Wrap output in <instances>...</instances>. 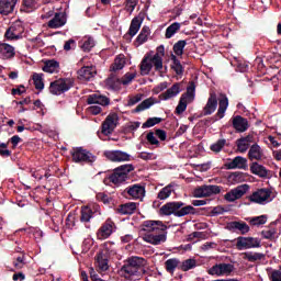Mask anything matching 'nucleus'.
I'll return each instance as SVG.
<instances>
[{
	"mask_svg": "<svg viewBox=\"0 0 281 281\" xmlns=\"http://www.w3.org/2000/svg\"><path fill=\"white\" fill-rule=\"evenodd\" d=\"M105 85L109 87V89H120V87H122V79L112 74L110 75L109 79L105 80Z\"/></svg>",
	"mask_w": 281,
	"mask_h": 281,
	"instance_id": "35",
	"label": "nucleus"
},
{
	"mask_svg": "<svg viewBox=\"0 0 281 281\" xmlns=\"http://www.w3.org/2000/svg\"><path fill=\"white\" fill-rule=\"evenodd\" d=\"M226 168L228 170H235V168H238L239 170H247V158L237 156L226 165Z\"/></svg>",
	"mask_w": 281,
	"mask_h": 281,
	"instance_id": "25",
	"label": "nucleus"
},
{
	"mask_svg": "<svg viewBox=\"0 0 281 281\" xmlns=\"http://www.w3.org/2000/svg\"><path fill=\"white\" fill-rule=\"evenodd\" d=\"M249 146L250 145L245 140H241V138L237 140V150L239 153H247V150H249Z\"/></svg>",
	"mask_w": 281,
	"mask_h": 281,
	"instance_id": "58",
	"label": "nucleus"
},
{
	"mask_svg": "<svg viewBox=\"0 0 281 281\" xmlns=\"http://www.w3.org/2000/svg\"><path fill=\"white\" fill-rule=\"evenodd\" d=\"M227 106H229V99H227V95L221 94V98L218 100V109L215 114V120H223L225 117V111H227Z\"/></svg>",
	"mask_w": 281,
	"mask_h": 281,
	"instance_id": "24",
	"label": "nucleus"
},
{
	"mask_svg": "<svg viewBox=\"0 0 281 281\" xmlns=\"http://www.w3.org/2000/svg\"><path fill=\"white\" fill-rule=\"evenodd\" d=\"M139 27H142V20H139V18H134L128 30L130 36H135V34L139 32Z\"/></svg>",
	"mask_w": 281,
	"mask_h": 281,
	"instance_id": "40",
	"label": "nucleus"
},
{
	"mask_svg": "<svg viewBox=\"0 0 281 281\" xmlns=\"http://www.w3.org/2000/svg\"><path fill=\"white\" fill-rule=\"evenodd\" d=\"M67 23V16L65 13L59 12L55 13L54 18L50 19L47 23L50 30H58V27H63Z\"/></svg>",
	"mask_w": 281,
	"mask_h": 281,
	"instance_id": "21",
	"label": "nucleus"
},
{
	"mask_svg": "<svg viewBox=\"0 0 281 281\" xmlns=\"http://www.w3.org/2000/svg\"><path fill=\"white\" fill-rule=\"evenodd\" d=\"M181 93V83H173L171 88H168L165 92L159 94L160 100H172V98H177Z\"/></svg>",
	"mask_w": 281,
	"mask_h": 281,
	"instance_id": "22",
	"label": "nucleus"
},
{
	"mask_svg": "<svg viewBox=\"0 0 281 281\" xmlns=\"http://www.w3.org/2000/svg\"><path fill=\"white\" fill-rule=\"evenodd\" d=\"M249 201H251V203H259L260 205H262V203H269V201H271V190L259 189L249 196Z\"/></svg>",
	"mask_w": 281,
	"mask_h": 281,
	"instance_id": "13",
	"label": "nucleus"
},
{
	"mask_svg": "<svg viewBox=\"0 0 281 281\" xmlns=\"http://www.w3.org/2000/svg\"><path fill=\"white\" fill-rule=\"evenodd\" d=\"M250 172H252V175H257V177H261L262 179H265V177L269 175V171L267 170V168H265V166L258 162H252L250 165Z\"/></svg>",
	"mask_w": 281,
	"mask_h": 281,
	"instance_id": "31",
	"label": "nucleus"
},
{
	"mask_svg": "<svg viewBox=\"0 0 281 281\" xmlns=\"http://www.w3.org/2000/svg\"><path fill=\"white\" fill-rule=\"evenodd\" d=\"M260 247V239L256 237H237L236 249L243 251V249H258Z\"/></svg>",
	"mask_w": 281,
	"mask_h": 281,
	"instance_id": "10",
	"label": "nucleus"
},
{
	"mask_svg": "<svg viewBox=\"0 0 281 281\" xmlns=\"http://www.w3.org/2000/svg\"><path fill=\"white\" fill-rule=\"evenodd\" d=\"M93 47H95V42H93V38H91V37L86 40L83 42V44L81 45V49H83V52H91V49H93Z\"/></svg>",
	"mask_w": 281,
	"mask_h": 281,
	"instance_id": "56",
	"label": "nucleus"
},
{
	"mask_svg": "<svg viewBox=\"0 0 281 281\" xmlns=\"http://www.w3.org/2000/svg\"><path fill=\"white\" fill-rule=\"evenodd\" d=\"M113 229H115V222H113L111 218H108L97 232L98 239L106 240V238L113 234Z\"/></svg>",
	"mask_w": 281,
	"mask_h": 281,
	"instance_id": "14",
	"label": "nucleus"
},
{
	"mask_svg": "<svg viewBox=\"0 0 281 281\" xmlns=\"http://www.w3.org/2000/svg\"><path fill=\"white\" fill-rule=\"evenodd\" d=\"M188 45V42L186 40H180L173 45V52L176 56H183V49H186V46Z\"/></svg>",
	"mask_w": 281,
	"mask_h": 281,
	"instance_id": "49",
	"label": "nucleus"
},
{
	"mask_svg": "<svg viewBox=\"0 0 281 281\" xmlns=\"http://www.w3.org/2000/svg\"><path fill=\"white\" fill-rule=\"evenodd\" d=\"M109 98L102 94H90L87 98V104H100L101 106H109L110 104Z\"/></svg>",
	"mask_w": 281,
	"mask_h": 281,
	"instance_id": "26",
	"label": "nucleus"
},
{
	"mask_svg": "<svg viewBox=\"0 0 281 281\" xmlns=\"http://www.w3.org/2000/svg\"><path fill=\"white\" fill-rule=\"evenodd\" d=\"M124 65H126V60L124 59V55H119L113 65L111 66V71H120V69H124Z\"/></svg>",
	"mask_w": 281,
	"mask_h": 281,
	"instance_id": "43",
	"label": "nucleus"
},
{
	"mask_svg": "<svg viewBox=\"0 0 281 281\" xmlns=\"http://www.w3.org/2000/svg\"><path fill=\"white\" fill-rule=\"evenodd\" d=\"M217 106H218V97L216 95V92H210V97L207 99L205 106L203 108L202 114L212 115V113L216 111Z\"/></svg>",
	"mask_w": 281,
	"mask_h": 281,
	"instance_id": "18",
	"label": "nucleus"
},
{
	"mask_svg": "<svg viewBox=\"0 0 281 281\" xmlns=\"http://www.w3.org/2000/svg\"><path fill=\"white\" fill-rule=\"evenodd\" d=\"M194 91H196V85L194 81H191L187 88V92L182 94L184 95V100L192 102V100H194Z\"/></svg>",
	"mask_w": 281,
	"mask_h": 281,
	"instance_id": "46",
	"label": "nucleus"
},
{
	"mask_svg": "<svg viewBox=\"0 0 281 281\" xmlns=\"http://www.w3.org/2000/svg\"><path fill=\"white\" fill-rule=\"evenodd\" d=\"M22 10L23 12H34V10H36V1L24 0Z\"/></svg>",
	"mask_w": 281,
	"mask_h": 281,
	"instance_id": "53",
	"label": "nucleus"
},
{
	"mask_svg": "<svg viewBox=\"0 0 281 281\" xmlns=\"http://www.w3.org/2000/svg\"><path fill=\"white\" fill-rule=\"evenodd\" d=\"M172 192H175L172 186L168 184L158 192L157 199L160 201H166V199H168Z\"/></svg>",
	"mask_w": 281,
	"mask_h": 281,
	"instance_id": "44",
	"label": "nucleus"
},
{
	"mask_svg": "<svg viewBox=\"0 0 281 281\" xmlns=\"http://www.w3.org/2000/svg\"><path fill=\"white\" fill-rule=\"evenodd\" d=\"M146 139L151 146H159V140L155 137V132L147 133Z\"/></svg>",
	"mask_w": 281,
	"mask_h": 281,
	"instance_id": "59",
	"label": "nucleus"
},
{
	"mask_svg": "<svg viewBox=\"0 0 281 281\" xmlns=\"http://www.w3.org/2000/svg\"><path fill=\"white\" fill-rule=\"evenodd\" d=\"M162 216H177L181 218L188 214H196V209L192 205H187L183 202H168L160 207Z\"/></svg>",
	"mask_w": 281,
	"mask_h": 281,
	"instance_id": "4",
	"label": "nucleus"
},
{
	"mask_svg": "<svg viewBox=\"0 0 281 281\" xmlns=\"http://www.w3.org/2000/svg\"><path fill=\"white\" fill-rule=\"evenodd\" d=\"M147 261L143 257L133 256L125 260L121 268V274L125 280L137 281L146 273Z\"/></svg>",
	"mask_w": 281,
	"mask_h": 281,
	"instance_id": "2",
	"label": "nucleus"
},
{
	"mask_svg": "<svg viewBox=\"0 0 281 281\" xmlns=\"http://www.w3.org/2000/svg\"><path fill=\"white\" fill-rule=\"evenodd\" d=\"M190 101L186 99V95H181L180 101L176 108V115H181L188 109V103Z\"/></svg>",
	"mask_w": 281,
	"mask_h": 281,
	"instance_id": "48",
	"label": "nucleus"
},
{
	"mask_svg": "<svg viewBox=\"0 0 281 281\" xmlns=\"http://www.w3.org/2000/svg\"><path fill=\"white\" fill-rule=\"evenodd\" d=\"M14 5H16V0H0V14L8 16L14 12Z\"/></svg>",
	"mask_w": 281,
	"mask_h": 281,
	"instance_id": "28",
	"label": "nucleus"
},
{
	"mask_svg": "<svg viewBox=\"0 0 281 281\" xmlns=\"http://www.w3.org/2000/svg\"><path fill=\"white\" fill-rule=\"evenodd\" d=\"M271 281H281V270H273L270 274Z\"/></svg>",
	"mask_w": 281,
	"mask_h": 281,
	"instance_id": "64",
	"label": "nucleus"
},
{
	"mask_svg": "<svg viewBox=\"0 0 281 281\" xmlns=\"http://www.w3.org/2000/svg\"><path fill=\"white\" fill-rule=\"evenodd\" d=\"M135 210H137V203L128 202V203H125V204H121L116 209V212L119 214L126 215V214H135Z\"/></svg>",
	"mask_w": 281,
	"mask_h": 281,
	"instance_id": "29",
	"label": "nucleus"
},
{
	"mask_svg": "<svg viewBox=\"0 0 281 281\" xmlns=\"http://www.w3.org/2000/svg\"><path fill=\"white\" fill-rule=\"evenodd\" d=\"M261 236L266 240H273V238H276V228H268L262 231Z\"/></svg>",
	"mask_w": 281,
	"mask_h": 281,
	"instance_id": "55",
	"label": "nucleus"
},
{
	"mask_svg": "<svg viewBox=\"0 0 281 281\" xmlns=\"http://www.w3.org/2000/svg\"><path fill=\"white\" fill-rule=\"evenodd\" d=\"M196 267V260L194 259H187L182 261V263L179 266V269L181 271H190V269H194Z\"/></svg>",
	"mask_w": 281,
	"mask_h": 281,
	"instance_id": "50",
	"label": "nucleus"
},
{
	"mask_svg": "<svg viewBox=\"0 0 281 281\" xmlns=\"http://www.w3.org/2000/svg\"><path fill=\"white\" fill-rule=\"evenodd\" d=\"M244 260H248V262H257V260H262L265 258V254L262 252H244Z\"/></svg>",
	"mask_w": 281,
	"mask_h": 281,
	"instance_id": "42",
	"label": "nucleus"
},
{
	"mask_svg": "<svg viewBox=\"0 0 281 281\" xmlns=\"http://www.w3.org/2000/svg\"><path fill=\"white\" fill-rule=\"evenodd\" d=\"M172 66L171 69L177 74V76H181L183 74V66L181 61L177 58L176 55H171Z\"/></svg>",
	"mask_w": 281,
	"mask_h": 281,
	"instance_id": "47",
	"label": "nucleus"
},
{
	"mask_svg": "<svg viewBox=\"0 0 281 281\" xmlns=\"http://www.w3.org/2000/svg\"><path fill=\"white\" fill-rule=\"evenodd\" d=\"M148 36H150V29L148 26H144L136 37V46L139 47V45H144V43L148 41Z\"/></svg>",
	"mask_w": 281,
	"mask_h": 281,
	"instance_id": "34",
	"label": "nucleus"
},
{
	"mask_svg": "<svg viewBox=\"0 0 281 281\" xmlns=\"http://www.w3.org/2000/svg\"><path fill=\"white\" fill-rule=\"evenodd\" d=\"M136 77L137 74L135 72H126L121 79V85H131Z\"/></svg>",
	"mask_w": 281,
	"mask_h": 281,
	"instance_id": "54",
	"label": "nucleus"
},
{
	"mask_svg": "<svg viewBox=\"0 0 281 281\" xmlns=\"http://www.w3.org/2000/svg\"><path fill=\"white\" fill-rule=\"evenodd\" d=\"M71 156L75 164H93V161H95V156H93L91 153L87 151V149H83L82 147H77L72 149Z\"/></svg>",
	"mask_w": 281,
	"mask_h": 281,
	"instance_id": "8",
	"label": "nucleus"
},
{
	"mask_svg": "<svg viewBox=\"0 0 281 281\" xmlns=\"http://www.w3.org/2000/svg\"><path fill=\"white\" fill-rule=\"evenodd\" d=\"M135 167L133 165H122L113 170L109 176V181L116 187L122 186L128 179V173L133 172Z\"/></svg>",
	"mask_w": 281,
	"mask_h": 281,
	"instance_id": "5",
	"label": "nucleus"
},
{
	"mask_svg": "<svg viewBox=\"0 0 281 281\" xmlns=\"http://www.w3.org/2000/svg\"><path fill=\"white\" fill-rule=\"evenodd\" d=\"M233 128H235L237 133H245V131L249 128V121L240 115H236L233 117Z\"/></svg>",
	"mask_w": 281,
	"mask_h": 281,
	"instance_id": "23",
	"label": "nucleus"
},
{
	"mask_svg": "<svg viewBox=\"0 0 281 281\" xmlns=\"http://www.w3.org/2000/svg\"><path fill=\"white\" fill-rule=\"evenodd\" d=\"M247 192H249V184H240L237 188L227 192L224 195V199L228 203H234V201H238V199H243V196H245Z\"/></svg>",
	"mask_w": 281,
	"mask_h": 281,
	"instance_id": "11",
	"label": "nucleus"
},
{
	"mask_svg": "<svg viewBox=\"0 0 281 281\" xmlns=\"http://www.w3.org/2000/svg\"><path fill=\"white\" fill-rule=\"evenodd\" d=\"M164 119L161 117H149L145 123H143V128H153L156 124H161Z\"/></svg>",
	"mask_w": 281,
	"mask_h": 281,
	"instance_id": "52",
	"label": "nucleus"
},
{
	"mask_svg": "<svg viewBox=\"0 0 281 281\" xmlns=\"http://www.w3.org/2000/svg\"><path fill=\"white\" fill-rule=\"evenodd\" d=\"M4 36L8 41H19L21 38V31L16 30V25H12L7 30Z\"/></svg>",
	"mask_w": 281,
	"mask_h": 281,
	"instance_id": "36",
	"label": "nucleus"
},
{
	"mask_svg": "<svg viewBox=\"0 0 281 281\" xmlns=\"http://www.w3.org/2000/svg\"><path fill=\"white\" fill-rule=\"evenodd\" d=\"M13 267H15V269H23V267H25V256H19L13 261Z\"/></svg>",
	"mask_w": 281,
	"mask_h": 281,
	"instance_id": "60",
	"label": "nucleus"
},
{
	"mask_svg": "<svg viewBox=\"0 0 281 281\" xmlns=\"http://www.w3.org/2000/svg\"><path fill=\"white\" fill-rule=\"evenodd\" d=\"M59 67H60V64H58V61H56L55 59H50L44 63V66L42 67V69L46 74H56L58 72Z\"/></svg>",
	"mask_w": 281,
	"mask_h": 281,
	"instance_id": "33",
	"label": "nucleus"
},
{
	"mask_svg": "<svg viewBox=\"0 0 281 281\" xmlns=\"http://www.w3.org/2000/svg\"><path fill=\"white\" fill-rule=\"evenodd\" d=\"M143 233V240L149 245H161L168 238V226L161 221H145L140 226Z\"/></svg>",
	"mask_w": 281,
	"mask_h": 281,
	"instance_id": "1",
	"label": "nucleus"
},
{
	"mask_svg": "<svg viewBox=\"0 0 281 281\" xmlns=\"http://www.w3.org/2000/svg\"><path fill=\"white\" fill-rule=\"evenodd\" d=\"M164 56H166L164 45L156 48L155 55L147 53L139 65L140 76H148V74L153 71V67L155 71H161V69H164Z\"/></svg>",
	"mask_w": 281,
	"mask_h": 281,
	"instance_id": "3",
	"label": "nucleus"
},
{
	"mask_svg": "<svg viewBox=\"0 0 281 281\" xmlns=\"http://www.w3.org/2000/svg\"><path fill=\"white\" fill-rule=\"evenodd\" d=\"M103 155L109 161H131V155L122 150H106L103 153Z\"/></svg>",
	"mask_w": 281,
	"mask_h": 281,
	"instance_id": "15",
	"label": "nucleus"
},
{
	"mask_svg": "<svg viewBox=\"0 0 281 281\" xmlns=\"http://www.w3.org/2000/svg\"><path fill=\"white\" fill-rule=\"evenodd\" d=\"M138 158L143 159L144 161H151L153 159H157V155H155L154 153L142 151L138 155Z\"/></svg>",
	"mask_w": 281,
	"mask_h": 281,
	"instance_id": "57",
	"label": "nucleus"
},
{
	"mask_svg": "<svg viewBox=\"0 0 281 281\" xmlns=\"http://www.w3.org/2000/svg\"><path fill=\"white\" fill-rule=\"evenodd\" d=\"M181 262L179 261V259L177 258H171V259H168L166 262H165V269L168 273H175V269H177V267H179Z\"/></svg>",
	"mask_w": 281,
	"mask_h": 281,
	"instance_id": "39",
	"label": "nucleus"
},
{
	"mask_svg": "<svg viewBox=\"0 0 281 281\" xmlns=\"http://www.w3.org/2000/svg\"><path fill=\"white\" fill-rule=\"evenodd\" d=\"M125 192L132 199H142L146 194V188L142 184H133L125 189Z\"/></svg>",
	"mask_w": 281,
	"mask_h": 281,
	"instance_id": "20",
	"label": "nucleus"
},
{
	"mask_svg": "<svg viewBox=\"0 0 281 281\" xmlns=\"http://www.w3.org/2000/svg\"><path fill=\"white\" fill-rule=\"evenodd\" d=\"M93 217V211L89 206L81 207L80 221L81 223H89Z\"/></svg>",
	"mask_w": 281,
	"mask_h": 281,
	"instance_id": "41",
	"label": "nucleus"
},
{
	"mask_svg": "<svg viewBox=\"0 0 281 281\" xmlns=\"http://www.w3.org/2000/svg\"><path fill=\"white\" fill-rule=\"evenodd\" d=\"M32 78L35 89H37V91H43V89H45V83L43 82V74L35 72L33 74Z\"/></svg>",
	"mask_w": 281,
	"mask_h": 281,
	"instance_id": "45",
	"label": "nucleus"
},
{
	"mask_svg": "<svg viewBox=\"0 0 281 281\" xmlns=\"http://www.w3.org/2000/svg\"><path fill=\"white\" fill-rule=\"evenodd\" d=\"M179 30H181V24L179 22L172 23L166 30V38H172L179 32Z\"/></svg>",
	"mask_w": 281,
	"mask_h": 281,
	"instance_id": "38",
	"label": "nucleus"
},
{
	"mask_svg": "<svg viewBox=\"0 0 281 281\" xmlns=\"http://www.w3.org/2000/svg\"><path fill=\"white\" fill-rule=\"evenodd\" d=\"M97 200L101 201L105 205H109V203H111V196H109V195H106L105 193H102V192L97 194Z\"/></svg>",
	"mask_w": 281,
	"mask_h": 281,
	"instance_id": "61",
	"label": "nucleus"
},
{
	"mask_svg": "<svg viewBox=\"0 0 281 281\" xmlns=\"http://www.w3.org/2000/svg\"><path fill=\"white\" fill-rule=\"evenodd\" d=\"M78 80L81 82H89L91 78H95V74L98 70L93 66H83L81 69L78 70Z\"/></svg>",
	"mask_w": 281,
	"mask_h": 281,
	"instance_id": "17",
	"label": "nucleus"
},
{
	"mask_svg": "<svg viewBox=\"0 0 281 281\" xmlns=\"http://www.w3.org/2000/svg\"><path fill=\"white\" fill-rule=\"evenodd\" d=\"M226 229H228V232H238L239 234H241V236H245V234H249L250 231L249 225L240 221L229 222L226 226Z\"/></svg>",
	"mask_w": 281,
	"mask_h": 281,
	"instance_id": "19",
	"label": "nucleus"
},
{
	"mask_svg": "<svg viewBox=\"0 0 281 281\" xmlns=\"http://www.w3.org/2000/svg\"><path fill=\"white\" fill-rule=\"evenodd\" d=\"M137 102H142V94H136L134 97H131L127 101V106H135Z\"/></svg>",
	"mask_w": 281,
	"mask_h": 281,
	"instance_id": "62",
	"label": "nucleus"
},
{
	"mask_svg": "<svg viewBox=\"0 0 281 281\" xmlns=\"http://www.w3.org/2000/svg\"><path fill=\"white\" fill-rule=\"evenodd\" d=\"M94 267L99 273L109 271V250L103 249L97 252L94 257Z\"/></svg>",
	"mask_w": 281,
	"mask_h": 281,
	"instance_id": "9",
	"label": "nucleus"
},
{
	"mask_svg": "<svg viewBox=\"0 0 281 281\" xmlns=\"http://www.w3.org/2000/svg\"><path fill=\"white\" fill-rule=\"evenodd\" d=\"M157 99L155 98H147L142 103H139L135 110L134 113H142V111H146L147 109H150L154 104H157Z\"/></svg>",
	"mask_w": 281,
	"mask_h": 281,
	"instance_id": "32",
	"label": "nucleus"
},
{
	"mask_svg": "<svg viewBox=\"0 0 281 281\" xmlns=\"http://www.w3.org/2000/svg\"><path fill=\"white\" fill-rule=\"evenodd\" d=\"M248 159H250V161H254V159H256V161H260V159H262V148H260L258 144H254L250 147L248 151Z\"/></svg>",
	"mask_w": 281,
	"mask_h": 281,
	"instance_id": "30",
	"label": "nucleus"
},
{
	"mask_svg": "<svg viewBox=\"0 0 281 281\" xmlns=\"http://www.w3.org/2000/svg\"><path fill=\"white\" fill-rule=\"evenodd\" d=\"M234 271V266L231 263H220L213 266L209 270L210 276H229Z\"/></svg>",
	"mask_w": 281,
	"mask_h": 281,
	"instance_id": "16",
	"label": "nucleus"
},
{
	"mask_svg": "<svg viewBox=\"0 0 281 281\" xmlns=\"http://www.w3.org/2000/svg\"><path fill=\"white\" fill-rule=\"evenodd\" d=\"M117 120H120L117 114L115 113L109 114L101 125L102 135H112L113 131H115L117 126Z\"/></svg>",
	"mask_w": 281,
	"mask_h": 281,
	"instance_id": "12",
	"label": "nucleus"
},
{
	"mask_svg": "<svg viewBox=\"0 0 281 281\" xmlns=\"http://www.w3.org/2000/svg\"><path fill=\"white\" fill-rule=\"evenodd\" d=\"M225 144H227V140L225 138L218 139L216 143L211 145L212 153H221L223 148H225Z\"/></svg>",
	"mask_w": 281,
	"mask_h": 281,
	"instance_id": "51",
	"label": "nucleus"
},
{
	"mask_svg": "<svg viewBox=\"0 0 281 281\" xmlns=\"http://www.w3.org/2000/svg\"><path fill=\"white\" fill-rule=\"evenodd\" d=\"M14 46L7 43H0V58L8 60L10 58H14Z\"/></svg>",
	"mask_w": 281,
	"mask_h": 281,
	"instance_id": "27",
	"label": "nucleus"
},
{
	"mask_svg": "<svg viewBox=\"0 0 281 281\" xmlns=\"http://www.w3.org/2000/svg\"><path fill=\"white\" fill-rule=\"evenodd\" d=\"M74 87V81L71 79H58L49 85V91L53 95H61L69 91Z\"/></svg>",
	"mask_w": 281,
	"mask_h": 281,
	"instance_id": "6",
	"label": "nucleus"
},
{
	"mask_svg": "<svg viewBox=\"0 0 281 281\" xmlns=\"http://www.w3.org/2000/svg\"><path fill=\"white\" fill-rule=\"evenodd\" d=\"M214 194H221V187L216 184H203L195 188L193 191L195 199H205L207 196H214Z\"/></svg>",
	"mask_w": 281,
	"mask_h": 281,
	"instance_id": "7",
	"label": "nucleus"
},
{
	"mask_svg": "<svg viewBox=\"0 0 281 281\" xmlns=\"http://www.w3.org/2000/svg\"><path fill=\"white\" fill-rule=\"evenodd\" d=\"M267 215H260L255 217H247L246 221L254 227H260V225H265L267 223Z\"/></svg>",
	"mask_w": 281,
	"mask_h": 281,
	"instance_id": "37",
	"label": "nucleus"
},
{
	"mask_svg": "<svg viewBox=\"0 0 281 281\" xmlns=\"http://www.w3.org/2000/svg\"><path fill=\"white\" fill-rule=\"evenodd\" d=\"M87 111L90 115H100V113H102V108H100V105H92L89 106Z\"/></svg>",
	"mask_w": 281,
	"mask_h": 281,
	"instance_id": "63",
	"label": "nucleus"
}]
</instances>
